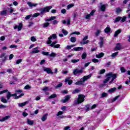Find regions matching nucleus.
<instances>
[{"mask_svg":"<svg viewBox=\"0 0 130 130\" xmlns=\"http://www.w3.org/2000/svg\"><path fill=\"white\" fill-rule=\"evenodd\" d=\"M27 5L29 6V7H30V8H32V7H36V6H37L38 4L32 3L30 2H27Z\"/></svg>","mask_w":130,"mask_h":130,"instance_id":"aec40b11","label":"nucleus"},{"mask_svg":"<svg viewBox=\"0 0 130 130\" xmlns=\"http://www.w3.org/2000/svg\"><path fill=\"white\" fill-rule=\"evenodd\" d=\"M27 124H29V125H33L34 124V121L30 120L29 119H27Z\"/></svg>","mask_w":130,"mask_h":130,"instance_id":"393cba45","label":"nucleus"},{"mask_svg":"<svg viewBox=\"0 0 130 130\" xmlns=\"http://www.w3.org/2000/svg\"><path fill=\"white\" fill-rule=\"evenodd\" d=\"M10 118V116H6L3 118L2 119H0V121H6V120H8Z\"/></svg>","mask_w":130,"mask_h":130,"instance_id":"bb28decb","label":"nucleus"},{"mask_svg":"<svg viewBox=\"0 0 130 130\" xmlns=\"http://www.w3.org/2000/svg\"><path fill=\"white\" fill-rule=\"evenodd\" d=\"M1 101L2 102H3V103H7L8 100L5 98V97H2L1 98Z\"/></svg>","mask_w":130,"mask_h":130,"instance_id":"f704fd0d","label":"nucleus"},{"mask_svg":"<svg viewBox=\"0 0 130 130\" xmlns=\"http://www.w3.org/2000/svg\"><path fill=\"white\" fill-rule=\"evenodd\" d=\"M39 52H40V50L38 47L34 48L31 51V53H39Z\"/></svg>","mask_w":130,"mask_h":130,"instance_id":"4468645a","label":"nucleus"},{"mask_svg":"<svg viewBox=\"0 0 130 130\" xmlns=\"http://www.w3.org/2000/svg\"><path fill=\"white\" fill-rule=\"evenodd\" d=\"M18 28V31H21L22 30V28H23V23H19L18 26V25H15L14 27V29L16 30Z\"/></svg>","mask_w":130,"mask_h":130,"instance_id":"9d476101","label":"nucleus"},{"mask_svg":"<svg viewBox=\"0 0 130 130\" xmlns=\"http://www.w3.org/2000/svg\"><path fill=\"white\" fill-rule=\"evenodd\" d=\"M99 8L102 12H105V10H106V5H103L101 6H100Z\"/></svg>","mask_w":130,"mask_h":130,"instance_id":"f3484780","label":"nucleus"},{"mask_svg":"<svg viewBox=\"0 0 130 130\" xmlns=\"http://www.w3.org/2000/svg\"><path fill=\"white\" fill-rule=\"evenodd\" d=\"M92 61L93 62H94V63H96L97 62H99V60H98L96 58H94V59H92Z\"/></svg>","mask_w":130,"mask_h":130,"instance_id":"bf43d9fd","label":"nucleus"},{"mask_svg":"<svg viewBox=\"0 0 130 130\" xmlns=\"http://www.w3.org/2000/svg\"><path fill=\"white\" fill-rule=\"evenodd\" d=\"M71 99V95H66L64 98L63 100H62L61 102H62V103H66V102H68V101H69V100H70Z\"/></svg>","mask_w":130,"mask_h":130,"instance_id":"f8f14e48","label":"nucleus"},{"mask_svg":"<svg viewBox=\"0 0 130 130\" xmlns=\"http://www.w3.org/2000/svg\"><path fill=\"white\" fill-rule=\"evenodd\" d=\"M80 91V89L77 88L75 90H74L72 93L73 94H76L77 93H79Z\"/></svg>","mask_w":130,"mask_h":130,"instance_id":"58836bf2","label":"nucleus"},{"mask_svg":"<svg viewBox=\"0 0 130 130\" xmlns=\"http://www.w3.org/2000/svg\"><path fill=\"white\" fill-rule=\"evenodd\" d=\"M86 57H87V53L84 52L82 53V55H81V58H82V59H86Z\"/></svg>","mask_w":130,"mask_h":130,"instance_id":"c85d7f7f","label":"nucleus"},{"mask_svg":"<svg viewBox=\"0 0 130 130\" xmlns=\"http://www.w3.org/2000/svg\"><path fill=\"white\" fill-rule=\"evenodd\" d=\"M121 32V31L120 30V29H118V30L115 31L114 37H116L117 36H118V34H119Z\"/></svg>","mask_w":130,"mask_h":130,"instance_id":"7c9ffc66","label":"nucleus"},{"mask_svg":"<svg viewBox=\"0 0 130 130\" xmlns=\"http://www.w3.org/2000/svg\"><path fill=\"white\" fill-rule=\"evenodd\" d=\"M58 23V21L55 20L54 21H53V25H57V24Z\"/></svg>","mask_w":130,"mask_h":130,"instance_id":"e2e57ef3","label":"nucleus"},{"mask_svg":"<svg viewBox=\"0 0 130 130\" xmlns=\"http://www.w3.org/2000/svg\"><path fill=\"white\" fill-rule=\"evenodd\" d=\"M40 13H35L32 17H34V18H36L37 17H38V16H40Z\"/></svg>","mask_w":130,"mask_h":130,"instance_id":"052dcab7","label":"nucleus"},{"mask_svg":"<svg viewBox=\"0 0 130 130\" xmlns=\"http://www.w3.org/2000/svg\"><path fill=\"white\" fill-rule=\"evenodd\" d=\"M88 39V36H85L82 40V42H80V44L84 45L85 44H88L89 43V40H87Z\"/></svg>","mask_w":130,"mask_h":130,"instance_id":"6e6552de","label":"nucleus"},{"mask_svg":"<svg viewBox=\"0 0 130 130\" xmlns=\"http://www.w3.org/2000/svg\"><path fill=\"white\" fill-rule=\"evenodd\" d=\"M22 62V59L16 60V64H19Z\"/></svg>","mask_w":130,"mask_h":130,"instance_id":"864d4df0","label":"nucleus"},{"mask_svg":"<svg viewBox=\"0 0 130 130\" xmlns=\"http://www.w3.org/2000/svg\"><path fill=\"white\" fill-rule=\"evenodd\" d=\"M7 12H8V11L6 10L3 11L2 12H1L0 14L2 15H6V14H7Z\"/></svg>","mask_w":130,"mask_h":130,"instance_id":"8fccbe9b","label":"nucleus"},{"mask_svg":"<svg viewBox=\"0 0 130 130\" xmlns=\"http://www.w3.org/2000/svg\"><path fill=\"white\" fill-rule=\"evenodd\" d=\"M0 58L2 60L3 62H5L8 58V56L6 55V53H3L0 55Z\"/></svg>","mask_w":130,"mask_h":130,"instance_id":"0eeeda50","label":"nucleus"},{"mask_svg":"<svg viewBox=\"0 0 130 130\" xmlns=\"http://www.w3.org/2000/svg\"><path fill=\"white\" fill-rule=\"evenodd\" d=\"M121 12V9L120 8H117L116 9V13H120Z\"/></svg>","mask_w":130,"mask_h":130,"instance_id":"338daca9","label":"nucleus"},{"mask_svg":"<svg viewBox=\"0 0 130 130\" xmlns=\"http://www.w3.org/2000/svg\"><path fill=\"white\" fill-rule=\"evenodd\" d=\"M103 40H104L103 38L101 37L100 38V46L101 47H102L103 46V44H104Z\"/></svg>","mask_w":130,"mask_h":130,"instance_id":"c756f323","label":"nucleus"},{"mask_svg":"<svg viewBox=\"0 0 130 130\" xmlns=\"http://www.w3.org/2000/svg\"><path fill=\"white\" fill-rule=\"evenodd\" d=\"M83 84H84V82L83 81V80H82V78L79 81H78L77 82H76L75 83V84L77 86H78V85H82Z\"/></svg>","mask_w":130,"mask_h":130,"instance_id":"dca6fc26","label":"nucleus"},{"mask_svg":"<svg viewBox=\"0 0 130 130\" xmlns=\"http://www.w3.org/2000/svg\"><path fill=\"white\" fill-rule=\"evenodd\" d=\"M44 72H46L47 74H51V75H53V72H52V70L50 68H44Z\"/></svg>","mask_w":130,"mask_h":130,"instance_id":"ddd939ff","label":"nucleus"},{"mask_svg":"<svg viewBox=\"0 0 130 130\" xmlns=\"http://www.w3.org/2000/svg\"><path fill=\"white\" fill-rule=\"evenodd\" d=\"M82 74H83V70H79L78 69H75L73 70V75H74V76L79 77V76H80V75Z\"/></svg>","mask_w":130,"mask_h":130,"instance_id":"423d86ee","label":"nucleus"},{"mask_svg":"<svg viewBox=\"0 0 130 130\" xmlns=\"http://www.w3.org/2000/svg\"><path fill=\"white\" fill-rule=\"evenodd\" d=\"M74 34H76V35H80L81 33L79 31H74L70 34L71 36V35H74Z\"/></svg>","mask_w":130,"mask_h":130,"instance_id":"de8ad7c7","label":"nucleus"},{"mask_svg":"<svg viewBox=\"0 0 130 130\" xmlns=\"http://www.w3.org/2000/svg\"><path fill=\"white\" fill-rule=\"evenodd\" d=\"M49 56H50L51 57H54L55 56H56V54H55L54 52H52L49 55Z\"/></svg>","mask_w":130,"mask_h":130,"instance_id":"a18cd8bd","label":"nucleus"},{"mask_svg":"<svg viewBox=\"0 0 130 130\" xmlns=\"http://www.w3.org/2000/svg\"><path fill=\"white\" fill-rule=\"evenodd\" d=\"M62 86V83H60L58 84L55 87V89H58V88H60Z\"/></svg>","mask_w":130,"mask_h":130,"instance_id":"603ef678","label":"nucleus"},{"mask_svg":"<svg viewBox=\"0 0 130 130\" xmlns=\"http://www.w3.org/2000/svg\"><path fill=\"white\" fill-rule=\"evenodd\" d=\"M61 14H66L67 13V10L65 9H63L61 10Z\"/></svg>","mask_w":130,"mask_h":130,"instance_id":"680f3d73","label":"nucleus"},{"mask_svg":"<svg viewBox=\"0 0 130 130\" xmlns=\"http://www.w3.org/2000/svg\"><path fill=\"white\" fill-rule=\"evenodd\" d=\"M83 49H84V48L82 47H78L73 48V50L75 51H81V50H83Z\"/></svg>","mask_w":130,"mask_h":130,"instance_id":"6ab92c4d","label":"nucleus"},{"mask_svg":"<svg viewBox=\"0 0 130 130\" xmlns=\"http://www.w3.org/2000/svg\"><path fill=\"white\" fill-rule=\"evenodd\" d=\"M22 115L23 116H24V117H26V116H27V115H28V113H26V112H23L22 113Z\"/></svg>","mask_w":130,"mask_h":130,"instance_id":"69168bd1","label":"nucleus"},{"mask_svg":"<svg viewBox=\"0 0 130 130\" xmlns=\"http://www.w3.org/2000/svg\"><path fill=\"white\" fill-rule=\"evenodd\" d=\"M111 30V28H110V27L109 25H108L107 27L105 29V33H109L110 31Z\"/></svg>","mask_w":130,"mask_h":130,"instance_id":"b1692460","label":"nucleus"},{"mask_svg":"<svg viewBox=\"0 0 130 130\" xmlns=\"http://www.w3.org/2000/svg\"><path fill=\"white\" fill-rule=\"evenodd\" d=\"M104 73H105V69H103L100 71V72H99V74L100 75H102V74H104Z\"/></svg>","mask_w":130,"mask_h":130,"instance_id":"6e6d98bb","label":"nucleus"},{"mask_svg":"<svg viewBox=\"0 0 130 130\" xmlns=\"http://www.w3.org/2000/svg\"><path fill=\"white\" fill-rule=\"evenodd\" d=\"M76 37H72L70 39V41L73 43H74V42H76Z\"/></svg>","mask_w":130,"mask_h":130,"instance_id":"c9c22d12","label":"nucleus"},{"mask_svg":"<svg viewBox=\"0 0 130 130\" xmlns=\"http://www.w3.org/2000/svg\"><path fill=\"white\" fill-rule=\"evenodd\" d=\"M107 78L104 81V84H106L112 78V80L110 81L109 83L111 84L115 79H116V74H113L110 72L106 75Z\"/></svg>","mask_w":130,"mask_h":130,"instance_id":"7ed1b4c3","label":"nucleus"},{"mask_svg":"<svg viewBox=\"0 0 130 130\" xmlns=\"http://www.w3.org/2000/svg\"><path fill=\"white\" fill-rule=\"evenodd\" d=\"M104 56V54L103 52H101L100 54L96 55V57L97 58H101V57H103Z\"/></svg>","mask_w":130,"mask_h":130,"instance_id":"5701e85b","label":"nucleus"},{"mask_svg":"<svg viewBox=\"0 0 130 130\" xmlns=\"http://www.w3.org/2000/svg\"><path fill=\"white\" fill-rule=\"evenodd\" d=\"M74 46H76V45H71V46L68 45L66 47V49H67L68 50H70V49H71V48H72V47H74Z\"/></svg>","mask_w":130,"mask_h":130,"instance_id":"37998d69","label":"nucleus"},{"mask_svg":"<svg viewBox=\"0 0 130 130\" xmlns=\"http://www.w3.org/2000/svg\"><path fill=\"white\" fill-rule=\"evenodd\" d=\"M32 17V15H27L25 17V20H29V19H30V18H31Z\"/></svg>","mask_w":130,"mask_h":130,"instance_id":"5fc2aeb1","label":"nucleus"},{"mask_svg":"<svg viewBox=\"0 0 130 130\" xmlns=\"http://www.w3.org/2000/svg\"><path fill=\"white\" fill-rule=\"evenodd\" d=\"M91 77H92V74H89L87 76H84L82 78H81V79L83 81V83H85V81H87V80H89V79H90Z\"/></svg>","mask_w":130,"mask_h":130,"instance_id":"9b49d317","label":"nucleus"},{"mask_svg":"<svg viewBox=\"0 0 130 130\" xmlns=\"http://www.w3.org/2000/svg\"><path fill=\"white\" fill-rule=\"evenodd\" d=\"M115 90H116V88L115 87H114V88H111L109 90V92L110 93H113V92H114V91H115Z\"/></svg>","mask_w":130,"mask_h":130,"instance_id":"ea45409f","label":"nucleus"},{"mask_svg":"<svg viewBox=\"0 0 130 130\" xmlns=\"http://www.w3.org/2000/svg\"><path fill=\"white\" fill-rule=\"evenodd\" d=\"M74 6H75V5H74V4H71L68 5L67 10H70V9H71V8H73V7H74Z\"/></svg>","mask_w":130,"mask_h":130,"instance_id":"79ce46f5","label":"nucleus"},{"mask_svg":"<svg viewBox=\"0 0 130 130\" xmlns=\"http://www.w3.org/2000/svg\"><path fill=\"white\" fill-rule=\"evenodd\" d=\"M50 25V23L49 22H46L42 24V26L43 28H47Z\"/></svg>","mask_w":130,"mask_h":130,"instance_id":"cd10ccee","label":"nucleus"},{"mask_svg":"<svg viewBox=\"0 0 130 130\" xmlns=\"http://www.w3.org/2000/svg\"><path fill=\"white\" fill-rule=\"evenodd\" d=\"M51 9H52V6H50L44 8H41L39 10V11H41L40 14H44L45 12H49Z\"/></svg>","mask_w":130,"mask_h":130,"instance_id":"39448f33","label":"nucleus"},{"mask_svg":"<svg viewBox=\"0 0 130 130\" xmlns=\"http://www.w3.org/2000/svg\"><path fill=\"white\" fill-rule=\"evenodd\" d=\"M13 57H14V55L13 54H10L9 55V60H12Z\"/></svg>","mask_w":130,"mask_h":130,"instance_id":"0e129e2a","label":"nucleus"},{"mask_svg":"<svg viewBox=\"0 0 130 130\" xmlns=\"http://www.w3.org/2000/svg\"><path fill=\"white\" fill-rule=\"evenodd\" d=\"M121 47L120 43H117L116 46L115 48V50H120Z\"/></svg>","mask_w":130,"mask_h":130,"instance_id":"a878e982","label":"nucleus"},{"mask_svg":"<svg viewBox=\"0 0 130 130\" xmlns=\"http://www.w3.org/2000/svg\"><path fill=\"white\" fill-rule=\"evenodd\" d=\"M126 19V17L123 16V17H121V22L123 23V22L125 21Z\"/></svg>","mask_w":130,"mask_h":130,"instance_id":"4d7b16f0","label":"nucleus"},{"mask_svg":"<svg viewBox=\"0 0 130 130\" xmlns=\"http://www.w3.org/2000/svg\"><path fill=\"white\" fill-rule=\"evenodd\" d=\"M108 95V94H107V93H106V92H103L102 93V95H101V98H104V97H107Z\"/></svg>","mask_w":130,"mask_h":130,"instance_id":"4c0bfd02","label":"nucleus"},{"mask_svg":"<svg viewBox=\"0 0 130 130\" xmlns=\"http://www.w3.org/2000/svg\"><path fill=\"white\" fill-rule=\"evenodd\" d=\"M7 92H8L6 95L7 100H10L11 97H13L14 99H19V98H21L22 96H24V93H21L19 96H17V93L12 94L11 92L8 91V89H5L4 90L0 91V95H2V94H4L5 93H7Z\"/></svg>","mask_w":130,"mask_h":130,"instance_id":"f03ea898","label":"nucleus"},{"mask_svg":"<svg viewBox=\"0 0 130 130\" xmlns=\"http://www.w3.org/2000/svg\"><path fill=\"white\" fill-rule=\"evenodd\" d=\"M86 96L84 94L78 95V98L75 99L74 100L73 105H77V104H81L85 101V98Z\"/></svg>","mask_w":130,"mask_h":130,"instance_id":"20e7f679","label":"nucleus"},{"mask_svg":"<svg viewBox=\"0 0 130 130\" xmlns=\"http://www.w3.org/2000/svg\"><path fill=\"white\" fill-rule=\"evenodd\" d=\"M28 104V102H25L23 103H18V105L19 107H23L25 106L26 104Z\"/></svg>","mask_w":130,"mask_h":130,"instance_id":"412c9836","label":"nucleus"},{"mask_svg":"<svg viewBox=\"0 0 130 130\" xmlns=\"http://www.w3.org/2000/svg\"><path fill=\"white\" fill-rule=\"evenodd\" d=\"M120 71H121V73H125V72H126V70H125V69H124V67H121Z\"/></svg>","mask_w":130,"mask_h":130,"instance_id":"09e8293b","label":"nucleus"},{"mask_svg":"<svg viewBox=\"0 0 130 130\" xmlns=\"http://www.w3.org/2000/svg\"><path fill=\"white\" fill-rule=\"evenodd\" d=\"M42 54H43V55H46L47 56H49V53L48 52L43 51Z\"/></svg>","mask_w":130,"mask_h":130,"instance_id":"c03bdc74","label":"nucleus"},{"mask_svg":"<svg viewBox=\"0 0 130 130\" xmlns=\"http://www.w3.org/2000/svg\"><path fill=\"white\" fill-rule=\"evenodd\" d=\"M8 10H9V12L10 13V14H12V13H13V12H15L16 10H15V9L12 7L11 8H8Z\"/></svg>","mask_w":130,"mask_h":130,"instance_id":"2f4dec72","label":"nucleus"},{"mask_svg":"<svg viewBox=\"0 0 130 130\" xmlns=\"http://www.w3.org/2000/svg\"><path fill=\"white\" fill-rule=\"evenodd\" d=\"M62 114H63V112L59 111L58 113H57L56 116H58V117H60V118H63V116H62Z\"/></svg>","mask_w":130,"mask_h":130,"instance_id":"a211bd4d","label":"nucleus"},{"mask_svg":"<svg viewBox=\"0 0 130 130\" xmlns=\"http://www.w3.org/2000/svg\"><path fill=\"white\" fill-rule=\"evenodd\" d=\"M79 61H80V59H73L71 60V62H72V63H77V62H79Z\"/></svg>","mask_w":130,"mask_h":130,"instance_id":"72a5a7b5","label":"nucleus"},{"mask_svg":"<svg viewBox=\"0 0 130 130\" xmlns=\"http://www.w3.org/2000/svg\"><path fill=\"white\" fill-rule=\"evenodd\" d=\"M17 47H18V45H11L10 46V48H17Z\"/></svg>","mask_w":130,"mask_h":130,"instance_id":"13d9d810","label":"nucleus"},{"mask_svg":"<svg viewBox=\"0 0 130 130\" xmlns=\"http://www.w3.org/2000/svg\"><path fill=\"white\" fill-rule=\"evenodd\" d=\"M57 95L56 94H52L49 97V99H52L53 98H55Z\"/></svg>","mask_w":130,"mask_h":130,"instance_id":"49530a36","label":"nucleus"},{"mask_svg":"<svg viewBox=\"0 0 130 130\" xmlns=\"http://www.w3.org/2000/svg\"><path fill=\"white\" fill-rule=\"evenodd\" d=\"M48 115V114H45L43 116H42L41 120L43 121H45L46 119H47V116Z\"/></svg>","mask_w":130,"mask_h":130,"instance_id":"4be33fe9","label":"nucleus"},{"mask_svg":"<svg viewBox=\"0 0 130 130\" xmlns=\"http://www.w3.org/2000/svg\"><path fill=\"white\" fill-rule=\"evenodd\" d=\"M62 33L64 35V36H66V35H68L69 34V32L67 31V30L64 29H62Z\"/></svg>","mask_w":130,"mask_h":130,"instance_id":"e433bc0d","label":"nucleus"},{"mask_svg":"<svg viewBox=\"0 0 130 130\" xmlns=\"http://www.w3.org/2000/svg\"><path fill=\"white\" fill-rule=\"evenodd\" d=\"M30 40L31 41H32V42H35V41H36V37H31L30 38Z\"/></svg>","mask_w":130,"mask_h":130,"instance_id":"3c124183","label":"nucleus"},{"mask_svg":"<svg viewBox=\"0 0 130 130\" xmlns=\"http://www.w3.org/2000/svg\"><path fill=\"white\" fill-rule=\"evenodd\" d=\"M70 126H67L64 128V130H71Z\"/></svg>","mask_w":130,"mask_h":130,"instance_id":"774afa93","label":"nucleus"},{"mask_svg":"<svg viewBox=\"0 0 130 130\" xmlns=\"http://www.w3.org/2000/svg\"><path fill=\"white\" fill-rule=\"evenodd\" d=\"M65 82L68 83L69 85L73 84V80L71 79V77L67 78L65 79Z\"/></svg>","mask_w":130,"mask_h":130,"instance_id":"2eb2a0df","label":"nucleus"},{"mask_svg":"<svg viewBox=\"0 0 130 130\" xmlns=\"http://www.w3.org/2000/svg\"><path fill=\"white\" fill-rule=\"evenodd\" d=\"M120 20H121V17H117V18H116V19H115V20L114 21V23H117V22H119V21H120Z\"/></svg>","mask_w":130,"mask_h":130,"instance_id":"473e14b6","label":"nucleus"},{"mask_svg":"<svg viewBox=\"0 0 130 130\" xmlns=\"http://www.w3.org/2000/svg\"><path fill=\"white\" fill-rule=\"evenodd\" d=\"M57 38L56 34H52L50 36L46 42L47 44L50 45L51 47H54V48H60V44H56L57 43V40H55Z\"/></svg>","mask_w":130,"mask_h":130,"instance_id":"f257e3e1","label":"nucleus"},{"mask_svg":"<svg viewBox=\"0 0 130 130\" xmlns=\"http://www.w3.org/2000/svg\"><path fill=\"white\" fill-rule=\"evenodd\" d=\"M95 13V10H92L89 14H87L85 15V19H86L87 20H90V18H91V16H93Z\"/></svg>","mask_w":130,"mask_h":130,"instance_id":"1a4fd4ad","label":"nucleus"},{"mask_svg":"<svg viewBox=\"0 0 130 130\" xmlns=\"http://www.w3.org/2000/svg\"><path fill=\"white\" fill-rule=\"evenodd\" d=\"M117 55H118V52H115V53H113V54L111 55V56H112V57L114 58V57H115L116 56H117Z\"/></svg>","mask_w":130,"mask_h":130,"instance_id":"a19ab883","label":"nucleus"}]
</instances>
